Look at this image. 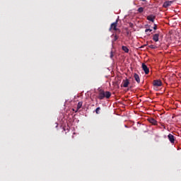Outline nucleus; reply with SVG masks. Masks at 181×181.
I'll return each instance as SVG.
<instances>
[{"instance_id": "obj_9", "label": "nucleus", "mask_w": 181, "mask_h": 181, "mask_svg": "<svg viewBox=\"0 0 181 181\" xmlns=\"http://www.w3.org/2000/svg\"><path fill=\"white\" fill-rule=\"evenodd\" d=\"M153 40L154 42H159V33H156L153 35Z\"/></svg>"}, {"instance_id": "obj_17", "label": "nucleus", "mask_w": 181, "mask_h": 181, "mask_svg": "<svg viewBox=\"0 0 181 181\" xmlns=\"http://www.w3.org/2000/svg\"><path fill=\"white\" fill-rule=\"evenodd\" d=\"M100 111H101V107H97L95 110V113L100 114Z\"/></svg>"}, {"instance_id": "obj_15", "label": "nucleus", "mask_w": 181, "mask_h": 181, "mask_svg": "<svg viewBox=\"0 0 181 181\" xmlns=\"http://www.w3.org/2000/svg\"><path fill=\"white\" fill-rule=\"evenodd\" d=\"M137 11L139 13H142V12H144V7L139 8Z\"/></svg>"}, {"instance_id": "obj_11", "label": "nucleus", "mask_w": 181, "mask_h": 181, "mask_svg": "<svg viewBox=\"0 0 181 181\" xmlns=\"http://www.w3.org/2000/svg\"><path fill=\"white\" fill-rule=\"evenodd\" d=\"M148 121L150 122V124H153V125H156V124L158 122H156V119H155L152 117L148 119Z\"/></svg>"}, {"instance_id": "obj_16", "label": "nucleus", "mask_w": 181, "mask_h": 181, "mask_svg": "<svg viewBox=\"0 0 181 181\" xmlns=\"http://www.w3.org/2000/svg\"><path fill=\"white\" fill-rule=\"evenodd\" d=\"M148 47H150V49H157L158 48V47H156V45H149Z\"/></svg>"}, {"instance_id": "obj_4", "label": "nucleus", "mask_w": 181, "mask_h": 181, "mask_svg": "<svg viewBox=\"0 0 181 181\" xmlns=\"http://www.w3.org/2000/svg\"><path fill=\"white\" fill-rule=\"evenodd\" d=\"M153 84L154 87H160L162 86V81L160 80H154Z\"/></svg>"}, {"instance_id": "obj_2", "label": "nucleus", "mask_w": 181, "mask_h": 181, "mask_svg": "<svg viewBox=\"0 0 181 181\" xmlns=\"http://www.w3.org/2000/svg\"><path fill=\"white\" fill-rule=\"evenodd\" d=\"M117 25H118V21H116L115 23H112L110 25V28H109V30L110 31H111V30H118V32H120L119 29L117 28Z\"/></svg>"}, {"instance_id": "obj_23", "label": "nucleus", "mask_w": 181, "mask_h": 181, "mask_svg": "<svg viewBox=\"0 0 181 181\" xmlns=\"http://www.w3.org/2000/svg\"><path fill=\"white\" fill-rule=\"evenodd\" d=\"M73 111H74L76 112V110L73 109Z\"/></svg>"}, {"instance_id": "obj_18", "label": "nucleus", "mask_w": 181, "mask_h": 181, "mask_svg": "<svg viewBox=\"0 0 181 181\" xmlns=\"http://www.w3.org/2000/svg\"><path fill=\"white\" fill-rule=\"evenodd\" d=\"M148 32H149V28H147L145 30V33H146L148 36H150L151 34H148Z\"/></svg>"}, {"instance_id": "obj_12", "label": "nucleus", "mask_w": 181, "mask_h": 181, "mask_svg": "<svg viewBox=\"0 0 181 181\" xmlns=\"http://www.w3.org/2000/svg\"><path fill=\"white\" fill-rule=\"evenodd\" d=\"M81 107H83V102H78L75 112H78L80 108H81Z\"/></svg>"}, {"instance_id": "obj_22", "label": "nucleus", "mask_w": 181, "mask_h": 181, "mask_svg": "<svg viewBox=\"0 0 181 181\" xmlns=\"http://www.w3.org/2000/svg\"><path fill=\"white\" fill-rule=\"evenodd\" d=\"M142 1L143 2H146V0H140Z\"/></svg>"}, {"instance_id": "obj_20", "label": "nucleus", "mask_w": 181, "mask_h": 181, "mask_svg": "<svg viewBox=\"0 0 181 181\" xmlns=\"http://www.w3.org/2000/svg\"><path fill=\"white\" fill-rule=\"evenodd\" d=\"M112 57H114V54H112V52H111V54H110V59H112Z\"/></svg>"}, {"instance_id": "obj_6", "label": "nucleus", "mask_w": 181, "mask_h": 181, "mask_svg": "<svg viewBox=\"0 0 181 181\" xmlns=\"http://www.w3.org/2000/svg\"><path fill=\"white\" fill-rule=\"evenodd\" d=\"M122 86L124 88H127V87H128V86H129V80H128V79L123 80L122 83Z\"/></svg>"}, {"instance_id": "obj_13", "label": "nucleus", "mask_w": 181, "mask_h": 181, "mask_svg": "<svg viewBox=\"0 0 181 181\" xmlns=\"http://www.w3.org/2000/svg\"><path fill=\"white\" fill-rule=\"evenodd\" d=\"M122 49L123 50V52H124L125 53H129V49H128V47L127 46H122Z\"/></svg>"}, {"instance_id": "obj_21", "label": "nucleus", "mask_w": 181, "mask_h": 181, "mask_svg": "<svg viewBox=\"0 0 181 181\" xmlns=\"http://www.w3.org/2000/svg\"><path fill=\"white\" fill-rule=\"evenodd\" d=\"M148 32H152V29L148 28Z\"/></svg>"}, {"instance_id": "obj_10", "label": "nucleus", "mask_w": 181, "mask_h": 181, "mask_svg": "<svg viewBox=\"0 0 181 181\" xmlns=\"http://www.w3.org/2000/svg\"><path fill=\"white\" fill-rule=\"evenodd\" d=\"M134 80L136 81V83H138V84H139V83H141V79L139 78V75H138V74H134Z\"/></svg>"}, {"instance_id": "obj_3", "label": "nucleus", "mask_w": 181, "mask_h": 181, "mask_svg": "<svg viewBox=\"0 0 181 181\" xmlns=\"http://www.w3.org/2000/svg\"><path fill=\"white\" fill-rule=\"evenodd\" d=\"M168 139H169L170 144H175V139H176V137H175L173 134H169L168 135Z\"/></svg>"}, {"instance_id": "obj_8", "label": "nucleus", "mask_w": 181, "mask_h": 181, "mask_svg": "<svg viewBox=\"0 0 181 181\" xmlns=\"http://www.w3.org/2000/svg\"><path fill=\"white\" fill-rule=\"evenodd\" d=\"M156 17L155 16H153V14L149 15L147 16V21H150V22H152L153 23V22H155V18Z\"/></svg>"}, {"instance_id": "obj_1", "label": "nucleus", "mask_w": 181, "mask_h": 181, "mask_svg": "<svg viewBox=\"0 0 181 181\" xmlns=\"http://www.w3.org/2000/svg\"><path fill=\"white\" fill-rule=\"evenodd\" d=\"M110 97H111L110 91L105 92L104 90H100L98 98L99 100H103L104 98H110Z\"/></svg>"}, {"instance_id": "obj_5", "label": "nucleus", "mask_w": 181, "mask_h": 181, "mask_svg": "<svg viewBox=\"0 0 181 181\" xmlns=\"http://www.w3.org/2000/svg\"><path fill=\"white\" fill-rule=\"evenodd\" d=\"M142 69L144 70L145 74H149V68L145 64H142Z\"/></svg>"}, {"instance_id": "obj_19", "label": "nucleus", "mask_w": 181, "mask_h": 181, "mask_svg": "<svg viewBox=\"0 0 181 181\" xmlns=\"http://www.w3.org/2000/svg\"><path fill=\"white\" fill-rule=\"evenodd\" d=\"M156 29H158V25H156V24H154L153 30H156Z\"/></svg>"}, {"instance_id": "obj_14", "label": "nucleus", "mask_w": 181, "mask_h": 181, "mask_svg": "<svg viewBox=\"0 0 181 181\" xmlns=\"http://www.w3.org/2000/svg\"><path fill=\"white\" fill-rule=\"evenodd\" d=\"M119 37L118 36V35H115V37H114V39L112 40V43H114V42H117V40H118V38H119Z\"/></svg>"}, {"instance_id": "obj_7", "label": "nucleus", "mask_w": 181, "mask_h": 181, "mask_svg": "<svg viewBox=\"0 0 181 181\" xmlns=\"http://www.w3.org/2000/svg\"><path fill=\"white\" fill-rule=\"evenodd\" d=\"M173 4V1H167L163 3V8H168V6H170Z\"/></svg>"}]
</instances>
